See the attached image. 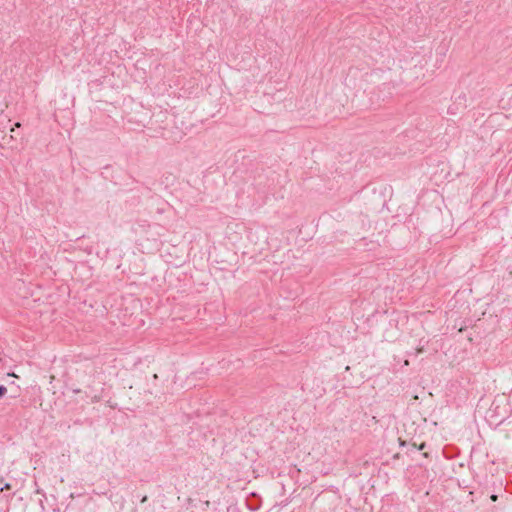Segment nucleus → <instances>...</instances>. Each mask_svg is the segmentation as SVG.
<instances>
[{
    "instance_id": "f257e3e1",
    "label": "nucleus",
    "mask_w": 512,
    "mask_h": 512,
    "mask_svg": "<svg viewBox=\"0 0 512 512\" xmlns=\"http://www.w3.org/2000/svg\"><path fill=\"white\" fill-rule=\"evenodd\" d=\"M419 427L415 423L405 425L404 433L398 437V442L401 447L411 445L419 450L424 449L425 443L422 442L417 445L416 439L420 436Z\"/></svg>"
},
{
    "instance_id": "f03ea898",
    "label": "nucleus",
    "mask_w": 512,
    "mask_h": 512,
    "mask_svg": "<svg viewBox=\"0 0 512 512\" xmlns=\"http://www.w3.org/2000/svg\"><path fill=\"white\" fill-rule=\"evenodd\" d=\"M14 130H0V148H13L17 144L16 138L11 134Z\"/></svg>"
},
{
    "instance_id": "7ed1b4c3",
    "label": "nucleus",
    "mask_w": 512,
    "mask_h": 512,
    "mask_svg": "<svg viewBox=\"0 0 512 512\" xmlns=\"http://www.w3.org/2000/svg\"><path fill=\"white\" fill-rule=\"evenodd\" d=\"M500 104L504 109L512 107V88L504 93L500 100Z\"/></svg>"
},
{
    "instance_id": "20e7f679",
    "label": "nucleus",
    "mask_w": 512,
    "mask_h": 512,
    "mask_svg": "<svg viewBox=\"0 0 512 512\" xmlns=\"http://www.w3.org/2000/svg\"><path fill=\"white\" fill-rule=\"evenodd\" d=\"M7 389L4 386H0V397L6 393Z\"/></svg>"
},
{
    "instance_id": "39448f33",
    "label": "nucleus",
    "mask_w": 512,
    "mask_h": 512,
    "mask_svg": "<svg viewBox=\"0 0 512 512\" xmlns=\"http://www.w3.org/2000/svg\"><path fill=\"white\" fill-rule=\"evenodd\" d=\"M491 500H492V501H496V500H497V496H496V495H492V496H491Z\"/></svg>"
},
{
    "instance_id": "423d86ee",
    "label": "nucleus",
    "mask_w": 512,
    "mask_h": 512,
    "mask_svg": "<svg viewBox=\"0 0 512 512\" xmlns=\"http://www.w3.org/2000/svg\"><path fill=\"white\" fill-rule=\"evenodd\" d=\"M15 128H20V123H15Z\"/></svg>"
}]
</instances>
